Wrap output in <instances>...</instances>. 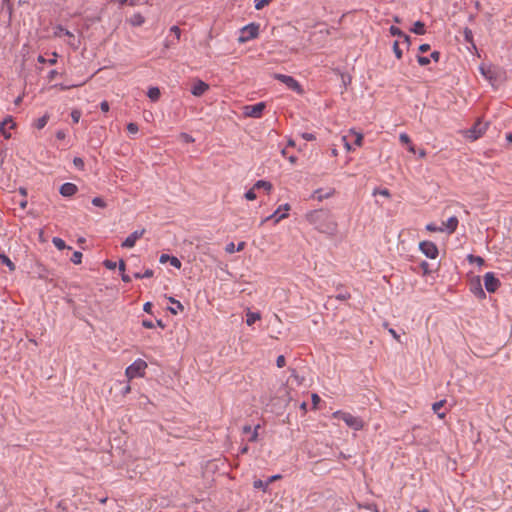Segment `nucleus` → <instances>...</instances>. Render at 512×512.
Segmentation results:
<instances>
[{
    "mask_svg": "<svg viewBox=\"0 0 512 512\" xmlns=\"http://www.w3.org/2000/svg\"><path fill=\"white\" fill-rule=\"evenodd\" d=\"M73 164L74 166L79 169V170H84V167H85V163H84V160L80 157H75L73 159Z\"/></svg>",
    "mask_w": 512,
    "mask_h": 512,
    "instance_id": "35",
    "label": "nucleus"
},
{
    "mask_svg": "<svg viewBox=\"0 0 512 512\" xmlns=\"http://www.w3.org/2000/svg\"><path fill=\"white\" fill-rule=\"evenodd\" d=\"M488 124L477 121L469 130L467 137L472 140L480 138L487 130Z\"/></svg>",
    "mask_w": 512,
    "mask_h": 512,
    "instance_id": "8",
    "label": "nucleus"
},
{
    "mask_svg": "<svg viewBox=\"0 0 512 512\" xmlns=\"http://www.w3.org/2000/svg\"><path fill=\"white\" fill-rule=\"evenodd\" d=\"M350 297H351V295H350V293H349V292H347V291H345V292H340V293H338V294L335 296V298H336L337 300H340V301L347 300V299H349Z\"/></svg>",
    "mask_w": 512,
    "mask_h": 512,
    "instance_id": "43",
    "label": "nucleus"
},
{
    "mask_svg": "<svg viewBox=\"0 0 512 512\" xmlns=\"http://www.w3.org/2000/svg\"><path fill=\"white\" fill-rule=\"evenodd\" d=\"M145 232L146 230L144 228L141 230L134 231L122 242L121 246L123 248H133L137 240H139L144 235Z\"/></svg>",
    "mask_w": 512,
    "mask_h": 512,
    "instance_id": "9",
    "label": "nucleus"
},
{
    "mask_svg": "<svg viewBox=\"0 0 512 512\" xmlns=\"http://www.w3.org/2000/svg\"><path fill=\"white\" fill-rule=\"evenodd\" d=\"M420 267L422 268L423 273H424L425 275L430 273V270H429V264H428L426 261H423V262L420 264Z\"/></svg>",
    "mask_w": 512,
    "mask_h": 512,
    "instance_id": "57",
    "label": "nucleus"
},
{
    "mask_svg": "<svg viewBox=\"0 0 512 512\" xmlns=\"http://www.w3.org/2000/svg\"><path fill=\"white\" fill-rule=\"evenodd\" d=\"M170 32L173 33L176 37V40L178 41L181 36V30L178 26L174 25L170 28Z\"/></svg>",
    "mask_w": 512,
    "mask_h": 512,
    "instance_id": "46",
    "label": "nucleus"
},
{
    "mask_svg": "<svg viewBox=\"0 0 512 512\" xmlns=\"http://www.w3.org/2000/svg\"><path fill=\"white\" fill-rule=\"evenodd\" d=\"M160 263H170L173 267L177 268V269H180L181 268V261L175 257V256H170L168 254H162L160 256V259H159Z\"/></svg>",
    "mask_w": 512,
    "mask_h": 512,
    "instance_id": "15",
    "label": "nucleus"
},
{
    "mask_svg": "<svg viewBox=\"0 0 512 512\" xmlns=\"http://www.w3.org/2000/svg\"><path fill=\"white\" fill-rule=\"evenodd\" d=\"M430 61L433 60L435 62H438L439 59H440V52L439 51H433L431 54H430Z\"/></svg>",
    "mask_w": 512,
    "mask_h": 512,
    "instance_id": "55",
    "label": "nucleus"
},
{
    "mask_svg": "<svg viewBox=\"0 0 512 512\" xmlns=\"http://www.w3.org/2000/svg\"><path fill=\"white\" fill-rule=\"evenodd\" d=\"M82 253L80 251H75L70 258L71 262L74 264H80L82 262Z\"/></svg>",
    "mask_w": 512,
    "mask_h": 512,
    "instance_id": "34",
    "label": "nucleus"
},
{
    "mask_svg": "<svg viewBox=\"0 0 512 512\" xmlns=\"http://www.w3.org/2000/svg\"><path fill=\"white\" fill-rule=\"evenodd\" d=\"M260 428L259 425H257L253 431H251V436L249 437L248 441L249 442H255L257 441V438H258V429Z\"/></svg>",
    "mask_w": 512,
    "mask_h": 512,
    "instance_id": "44",
    "label": "nucleus"
},
{
    "mask_svg": "<svg viewBox=\"0 0 512 512\" xmlns=\"http://www.w3.org/2000/svg\"><path fill=\"white\" fill-rule=\"evenodd\" d=\"M168 300L172 304V306H174V307L168 308L170 313H172L173 315H176L179 311L182 312L184 310V306L182 305V303L180 301L176 300L173 297H169Z\"/></svg>",
    "mask_w": 512,
    "mask_h": 512,
    "instance_id": "17",
    "label": "nucleus"
},
{
    "mask_svg": "<svg viewBox=\"0 0 512 512\" xmlns=\"http://www.w3.org/2000/svg\"><path fill=\"white\" fill-rule=\"evenodd\" d=\"M426 229H427L428 231H431V232H437V231L443 232V231H444V228H443V227H438V226H436L434 223H429V224L426 226Z\"/></svg>",
    "mask_w": 512,
    "mask_h": 512,
    "instance_id": "42",
    "label": "nucleus"
},
{
    "mask_svg": "<svg viewBox=\"0 0 512 512\" xmlns=\"http://www.w3.org/2000/svg\"><path fill=\"white\" fill-rule=\"evenodd\" d=\"M306 220L320 233L333 236L337 232L338 224L327 209H316L305 215Z\"/></svg>",
    "mask_w": 512,
    "mask_h": 512,
    "instance_id": "1",
    "label": "nucleus"
},
{
    "mask_svg": "<svg viewBox=\"0 0 512 512\" xmlns=\"http://www.w3.org/2000/svg\"><path fill=\"white\" fill-rule=\"evenodd\" d=\"M144 23V17L141 14H135L131 19L133 26H141Z\"/></svg>",
    "mask_w": 512,
    "mask_h": 512,
    "instance_id": "31",
    "label": "nucleus"
},
{
    "mask_svg": "<svg viewBox=\"0 0 512 512\" xmlns=\"http://www.w3.org/2000/svg\"><path fill=\"white\" fill-rule=\"evenodd\" d=\"M100 109L102 112H105V113L108 112L110 109L109 103L106 100L102 101L100 103Z\"/></svg>",
    "mask_w": 512,
    "mask_h": 512,
    "instance_id": "53",
    "label": "nucleus"
},
{
    "mask_svg": "<svg viewBox=\"0 0 512 512\" xmlns=\"http://www.w3.org/2000/svg\"><path fill=\"white\" fill-rule=\"evenodd\" d=\"M281 478H282V476L280 474H276V475L270 476L266 481H267V484L269 485V484H271V483H273L276 480H279Z\"/></svg>",
    "mask_w": 512,
    "mask_h": 512,
    "instance_id": "56",
    "label": "nucleus"
},
{
    "mask_svg": "<svg viewBox=\"0 0 512 512\" xmlns=\"http://www.w3.org/2000/svg\"><path fill=\"white\" fill-rule=\"evenodd\" d=\"M147 96L153 102L158 101L161 96L160 89L158 87H150L148 89Z\"/></svg>",
    "mask_w": 512,
    "mask_h": 512,
    "instance_id": "21",
    "label": "nucleus"
},
{
    "mask_svg": "<svg viewBox=\"0 0 512 512\" xmlns=\"http://www.w3.org/2000/svg\"><path fill=\"white\" fill-rule=\"evenodd\" d=\"M208 90H209V85L207 83H205L204 81L198 79L193 83L192 88H191V93L196 97H200Z\"/></svg>",
    "mask_w": 512,
    "mask_h": 512,
    "instance_id": "11",
    "label": "nucleus"
},
{
    "mask_svg": "<svg viewBox=\"0 0 512 512\" xmlns=\"http://www.w3.org/2000/svg\"><path fill=\"white\" fill-rule=\"evenodd\" d=\"M142 326L147 329H152V328H154V323L151 320H143Z\"/></svg>",
    "mask_w": 512,
    "mask_h": 512,
    "instance_id": "60",
    "label": "nucleus"
},
{
    "mask_svg": "<svg viewBox=\"0 0 512 512\" xmlns=\"http://www.w3.org/2000/svg\"><path fill=\"white\" fill-rule=\"evenodd\" d=\"M399 140H400V142H401L402 144L408 145V150H409L410 152L415 153V147H414V145L412 144L411 139H410V137H409V135H408V134H406V133H401V134H400V136H399Z\"/></svg>",
    "mask_w": 512,
    "mask_h": 512,
    "instance_id": "20",
    "label": "nucleus"
},
{
    "mask_svg": "<svg viewBox=\"0 0 512 512\" xmlns=\"http://www.w3.org/2000/svg\"><path fill=\"white\" fill-rule=\"evenodd\" d=\"M261 319V315L259 312H251L248 311L246 314V323L248 326L253 325L257 320Z\"/></svg>",
    "mask_w": 512,
    "mask_h": 512,
    "instance_id": "22",
    "label": "nucleus"
},
{
    "mask_svg": "<svg viewBox=\"0 0 512 512\" xmlns=\"http://www.w3.org/2000/svg\"><path fill=\"white\" fill-rule=\"evenodd\" d=\"M276 365L278 368H282L286 365V359L284 355H279L276 359Z\"/></svg>",
    "mask_w": 512,
    "mask_h": 512,
    "instance_id": "45",
    "label": "nucleus"
},
{
    "mask_svg": "<svg viewBox=\"0 0 512 512\" xmlns=\"http://www.w3.org/2000/svg\"><path fill=\"white\" fill-rule=\"evenodd\" d=\"M49 118L48 114L43 115L34 122V126L39 130L43 129L47 125Z\"/></svg>",
    "mask_w": 512,
    "mask_h": 512,
    "instance_id": "25",
    "label": "nucleus"
},
{
    "mask_svg": "<svg viewBox=\"0 0 512 512\" xmlns=\"http://www.w3.org/2000/svg\"><path fill=\"white\" fill-rule=\"evenodd\" d=\"M282 208L285 211H288L290 209V206H289V204H284L282 206H279V208L272 215H270V216L266 217L264 220H262L261 225L270 219H274V222L278 223L280 220L287 217V214H285V213L279 214V212L281 211Z\"/></svg>",
    "mask_w": 512,
    "mask_h": 512,
    "instance_id": "14",
    "label": "nucleus"
},
{
    "mask_svg": "<svg viewBox=\"0 0 512 512\" xmlns=\"http://www.w3.org/2000/svg\"><path fill=\"white\" fill-rule=\"evenodd\" d=\"M52 243L59 250H64L66 248L71 249V247L67 246L65 241L63 239L59 238V237H54L52 239Z\"/></svg>",
    "mask_w": 512,
    "mask_h": 512,
    "instance_id": "27",
    "label": "nucleus"
},
{
    "mask_svg": "<svg viewBox=\"0 0 512 512\" xmlns=\"http://www.w3.org/2000/svg\"><path fill=\"white\" fill-rule=\"evenodd\" d=\"M255 189L264 188L266 191H270L272 189V184L265 180H258L254 186Z\"/></svg>",
    "mask_w": 512,
    "mask_h": 512,
    "instance_id": "28",
    "label": "nucleus"
},
{
    "mask_svg": "<svg viewBox=\"0 0 512 512\" xmlns=\"http://www.w3.org/2000/svg\"><path fill=\"white\" fill-rule=\"evenodd\" d=\"M458 223V218L456 216H452L448 218L446 222L443 223V225L445 226L444 230H446L449 234H452L456 231Z\"/></svg>",
    "mask_w": 512,
    "mask_h": 512,
    "instance_id": "16",
    "label": "nucleus"
},
{
    "mask_svg": "<svg viewBox=\"0 0 512 512\" xmlns=\"http://www.w3.org/2000/svg\"><path fill=\"white\" fill-rule=\"evenodd\" d=\"M480 71L486 78L490 80L492 79V72L490 68L486 69L485 67L481 66Z\"/></svg>",
    "mask_w": 512,
    "mask_h": 512,
    "instance_id": "50",
    "label": "nucleus"
},
{
    "mask_svg": "<svg viewBox=\"0 0 512 512\" xmlns=\"http://www.w3.org/2000/svg\"><path fill=\"white\" fill-rule=\"evenodd\" d=\"M0 262L7 266L11 272L15 271L16 266L11 259L3 252L0 251Z\"/></svg>",
    "mask_w": 512,
    "mask_h": 512,
    "instance_id": "18",
    "label": "nucleus"
},
{
    "mask_svg": "<svg viewBox=\"0 0 512 512\" xmlns=\"http://www.w3.org/2000/svg\"><path fill=\"white\" fill-rule=\"evenodd\" d=\"M274 78L284 83L290 90L295 91L299 94L303 93V89L300 83L292 76L276 73L274 74Z\"/></svg>",
    "mask_w": 512,
    "mask_h": 512,
    "instance_id": "5",
    "label": "nucleus"
},
{
    "mask_svg": "<svg viewBox=\"0 0 512 512\" xmlns=\"http://www.w3.org/2000/svg\"><path fill=\"white\" fill-rule=\"evenodd\" d=\"M467 261L470 263V264H473V263H477L478 265H483L484 264V259L480 256H475L473 254H469L467 256Z\"/></svg>",
    "mask_w": 512,
    "mask_h": 512,
    "instance_id": "30",
    "label": "nucleus"
},
{
    "mask_svg": "<svg viewBox=\"0 0 512 512\" xmlns=\"http://www.w3.org/2000/svg\"><path fill=\"white\" fill-rule=\"evenodd\" d=\"M8 123H11L10 128L14 127V123L11 116L7 117L4 121L0 122V132L6 139L10 138V134L6 132L5 128Z\"/></svg>",
    "mask_w": 512,
    "mask_h": 512,
    "instance_id": "19",
    "label": "nucleus"
},
{
    "mask_svg": "<svg viewBox=\"0 0 512 512\" xmlns=\"http://www.w3.org/2000/svg\"><path fill=\"white\" fill-rule=\"evenodd\" d=\"M500 285V280L495 276L493 272H487L484 275V286L487 292L495 293L500 287Z\"/></svg>",
    "mask_w": 512,
    "mask_h": 512,
    "instance_id": "6",
    "label": "nucleus"
},
{
    "mask_svg": "<svg viewBox=\"0 0 512 512\" xmlns=\"http://www.w3.org/2000/svg\"><path fill=\"white\" fill-rule=\"evenodd\" d=\"M56 138H57L58 140H64V139L66 138V133H65V131H64V130H58V131L56 132Z\"/></svg>",
    "mask_w": 512,
    "mask_h": 512,
    "instance_id": "63",
    "label": "nucleus"
},
{
    "mask_svg": "<svg viewBox=\"0 0 512 512\" xmlns=\"http://www.w3.org/2000/svg\"><path fill=\"white\" fill-rule=\"evenodd\" d=\"M103 265L109 270H113L117 266L116 262L108 259L103 262Z\"/></svg>",
    "mask_w": 512,
    "mask_h": 512,
    "instance_id": "48",
    "label": "nucleus"
},
{
    "mask_svg": "<svg viewBox=\"0 0 512 512\" xmlns=\"http://www.w3.org/2000/svg\"><path fill=\"white\" fill-rule=\"evenodd\" d=\"M334 416L344 421L348 427L356 431L361 430L364 426V422L360 417L354 416L350 413L337 411L334 413Z\"/></svg>",
    "mask_w": 512,
    "mask_h": 512,
    "instance_id": "3",
    "label": "nucleus"
},
{
    "mask_svg": "<svg viewBox=\"0 0 512 512\" xmlns=\"http://www.w3.org/2000/svg\"><path fill=\"white\" fill-rule=\"evenodd\" d=\"M320 401H321V398L319 397L318 394H315V393L312 394V403H313L314 408H317Z\"/></svg>",
    "mask_w": 512,
    "mask_h": 512,
    "instance_id": "54",
    "label": "nucleus"
},
{
    "mask_svg": "<svg viewBox=\"0 0 512 512\" xmlns=\"http://www.w3.org/2000/svg\"><path fill=\"white\" fill-rule=\"evenodd\" d=\"M421 252L430 259L437 258L439 251L435 243L431 241H422L419 244Z\"/></svg>",
    "mask_w": 512,
    "mask_h": 512,
    "instance_id": "7",
    "label": "nucleus"
},
{
    "mask_svg": "<svg viewBox=\"0 0 512 512\" xmlns=\"http://www.w3.org/2000/svg\"><path fill=\"white\" fill-rule=\"evenodd\" d=\"M410 30L417 35H424L426 33L425 24L422 21H416Z\"/></svg>",
    "mask_w": 512,
    "mask_h": 512,
    "instance_id": "23",
    "label": "nucleus"
},
{
    "mask_svg": "<svg viewBox=\"0 0 512 512\" xmlns=\"http://www.w3.org/2000/svg\"><path fill=\"white\" fill-rule=\"evenodd\" d=\"M389 32L392 36H397L399 38H402L403 36H405V33L400 28L393 26V25L390 26Z\"/></svg>",
    "mask_w": 512,
    "mask_h": 512,
    "instance_id": "32",
    "label": "nucleus"
},
{
    "mask_svg": "<svg viewBox=\"0 0 512 512\" xmlns=\"http://www.w3.org/2000/svg\"><path fill=\"white\" fill-rule=\"evenodd\" d=\"M302 137H303V139H305L307 141H313L316 139L315 135L312 133H303Z\"/></svg>",
    "mask_w": 512,
    "mask_h": 512,
    "instance_id": "62",
    "label": "nucleus"
},
{
    "mask_svg": "<svg viewBox=\"0 0 512 512\" xmlns=\"http://www.w3.org/2000/svg\"><path fill=\"white\" fill-rule=\"evenodd\" d=\"M380 194L382 196L390 197V192L388 189H375L373 195Z\"/></svg>",
    "mask_w": 512,
    "mask_h": 512,
    "instance_id": "49",
    "label": "nucleus"
},
{
    "mask_svg": "<svg viewBox=\"0 0 512 512\" xmlns=\"http://www.w3.org/2000/svg\"><path fill=\"white\" fill-rule=\"evenodd\" d=\"M265 107L266 105L264 102H259L254 105L246 106V115L253 118H259L262 116Z\"/></svg>",
    "mask_w": 512,
    "mask_h": 512,
    "instance_id": "10",
    "label": "nucleus"
},
{
    "mask_svg": "<svg viewBox=\"0 0 512 512\" xmlns=\"http://www.w3.org/2000/svg\"><path fill=\"white\" fill-rule=\"evenodd\" d=\"M146 368L147 363L142 359H137L126 368L125 375L129 381L134 378L143 377Z\"/></svg>",
    "mask_w": 512,
    "mask_h": 512,
    "instance_id": "2",
    "label": "nucleus"
},
{
    "mask_svg": "<svg viewBox=\"0 0 512 512\" xmlns=\"http://www.w3.org/2000/svg\"><path fill=\"white\" fill-rule=\"evenodd\" d=\"M253 487L255 489H261L262 491L266 492L267 488H268V484H267V481L257 479L253 482Z\"/></svg>",
    "mask_w": 512,
    "mask_h": 512,
    "instance_id": "29",
    "label": "nucleus"
},
{
    "mask_svg": "<svg viewBox=\"0 0 512 512\" xmlns=\"http://www.w3.org/2000/svg\"><path fill=\"white\" fill-rule=\"evenodd\" d=\"M402 39H403V44H405L406 48L409 49V47L411 45L410 36L405 33V36H403Z\"/></svg>",
    "mask_w": 512,
    "mask_h": 512,
    "instance_id": "59",
    "label": "nucleus"
},
{
    "mask_svg": "<svg viewBox=\"0 0 512 512\" xmlns=\"http://www.w3.org/2000/svg\"><path fill=\"white\" fill-rule=\"evenodd\" d=\"M81 117V111L78 109H73L71 112V118L73 123H78Z\"/></svg>",
    "mask_w": 512,
    "mask_h": 512,
    "instance_id": "39",
    "label": "nucleus"
},
{
    "mask_svg": "<svg viewBox=\"0 0 512 512\" xmlns=\"http://www.w3.org/2000/svg\"><path fill=\"white\" fill-rule=\"evenodd\" d=\"M152 307H153V305H152V303H151V302H146V303L144 304V306H143V310H144L145 312H147V313H151V311H152Z\"/></svg>",
    "mask_w": 512,
    "mask_h": 512,
    "instance_id": "64",
    "label": "nucleus"
},
{
    "mask_svg": "<svg viewBox=\"0 0 512 512\" xmlns=\"http://www.w3.org/2000/svg\"><path fill=\"white\" fill-rule=\"evenodd\" d=\"M258 35H259V24L250 23V24L244 26L240 30V35L238 37V41L240 43H246L252 39L257 38Z\"/></svg>",
    "mask_w": 512,
    "mask_h": 512,
    "instance_id": "4",
    "label": "nucleus"
},
{
    "mask_svg": "<svg viewBox=\"0 0 512 512\" xmlns=\"http://www.w3.org/2000/svg\"><path fill=\"white\" fill-rule=\"evenodd\" d=\"M154 275V271L150 268L145 269L144 273H142L143 278H151Z\"/></svg>",
    "mask_w": 512,
    "mask_h": 512,
    "instance_id": "58",
    "label": "nucleus"
},
{
    "mask_svg": "<svg viewBox=\"0 0 512 512\" xmlns=\"http://www.w3.org/2000/svg\"><path fill=\"white\" fill-rule=\"evenodd\" d=\"M256 193H255V188L253 187L252 189L248 190L246 193H245V198L249 201H252V200H255L256 199Z\"/></svg>",
    "mask_w": 512,
    "mask_h": 512,
    "instance_id": "41",
    "label": "nucleus"
},
{
    "mask_svg": "<svg viewBox=\"0 0 512 512\" xmlns=\"http://www.w3.org/2000/svg\"><path fill=\"white\" fill-rule=\"evenodd\" d=\"M355 136L354 144L357 146H361L363 142V135L361 133L353 132Z\"/></svg>",
    "mask_w": 512,
    "mask_h": 512,
    "instance_id": "47",
    "label": "nucleus"
},
{
    "mask_svg": "<svg viewBox=\"0 0 512 512\" xmlns=\"http://www.w3.org/2000/svg\"><path fill=\"white\" fill-rule=\"evenodd\" d=\"M272 0H255V9L261 10L267 6Z\"/></svg>",
    "mask_w": 512,
    "mask_h": 512,
    "instance_id": "36",
    "label": "nucleus"
},
{
    "mask_svg": "<svg viewBox=\"0 0 512 512\" xmlns=\"http://www.w3.org/2000/svg\"><path fill=\"white\" fill-rule=\"evenodd\" d=\"M444 403H445V401L441 400V401L435 402L432 405V409H433L434 413H436L438 415V417L441 419L445 417V413L441 412V409L444 406Z\"/></svg>",
    "mask_w": 512,
    "mask_h": 512,
    "instance_id": "24",
    "label": "nucleus"
},
{
    "mask_svg": "<svg viewBox=\"0 0 512 512\" xmlns=\"http://www.w3.org/2000/svg\"><path fill=\"white\" fill-rule=\"evenodd\" d=\"M127 131L130 134H136L139 131V127L136 123L131 122L127 125Z\"/></svg>",
    "mask_w": 512,
    "mask_h": 512,
    "instance_id": "40",
    "label": "nucleus"
},
{
    "mask_svg": "<svg viewBox=\"0 0 512 512\" xmlns=\"http://www.w3.org/2000/svg\"><path fill=\"white\" fill-rule=\"evenodd\" d=\"M78 191V187L74 183L66 182L60 187V194L64 197H71Z\"/></svg>",
    "mask_w": 512,
    "mask_h": 512,
    "instance_id": "13",
    "label": "nucleus"
},
{
    "mask_svg": "<svg viewBox=\"0 0 512 512\" xmlns=\"http://www.w3.org/2000/svg\"><path fill=\"white\" fill-rule=\"evenodd\" d=\"M463 37L465 42L471 44L475 48L474 39H473V32L469 28H464L463 30Z\"/></svg>",
    "mask_w": 512,
    "mask_h": 512,
    "instance_id": "26",
    "label": "nucleus"
},
{
    "mask_svg": "<svg viewBox=\"0 0 512 512\" xmlns=\"http://www.w3.org/2000/svg\"><path fill=\"white\" fill-rule=\"evenodd\" d=\"M419 52L421 53H426L430 50V45L429 44H421L418 48Z\"/></svg>",
    "mask_w": 512,
    "mask_h": 512,
    "instance_id": "61",
    "label": "nucleus"
},
{
    "mask_svg": "<svg viewBox=\"0 0 512 512\" xmlns=\"http://www.w3.org/2000/svg\"><path fill=\"white\" fill-rule=\"evenodd\" d=\"M225 251L229 254H232L236 251L235 244L233 242H230L226 245Z\"/></svg>",
    "mask_w": 512,
    "mask_h": 512,
    "instance_id": "51",
    "label": "nucleus"
},
{
    "mask_svg": "<svg viewBox=\"0 0 512 512\" xmlns=\"http://www.w3.org/2000/svg\"><path fill=\"white\" fill-rule=\"evenodd\" d=\"M120 5L129 4L130 6H135L138 3V0H118Z\"/></svg>",
    "mask_w": 512,
    "mask_h": 512,
    "instance_id": "52",
    "label": "nucleus"
},
{
    "mask_svg": "<svg viewBox=\"0 0 512 512\" xmlns=\"http://www.w3.org/2000/svg\"><path fill=\"white\" fill-rule=\"evenodd\" d=\"M470 290L479 299H484L486 297L479 277H476V279L471 282Z\"/></svg>",
    "mask_w": 512,
    "mask_h": 512,
    "instance_id": "12",
    "label": "nucleus"
},
{
    "mask_svg": "<svg viewBox=\"0 0 512 512\" xmlns=\"http://www.w3.org/2000/svg\"><path fill=\"white\" fill-rule=\"evenodd\" d=\"M92 204L96 207L105 208L106 203L101 197H94L92 199Z\"/></svg>",
    "mask_w": 512,
    "mask_h": 512,
    "instance_id": "37",
    "label": "nucleus"
},
{
    "mask_svg": "<svg viewBox=\"0 0 512 512\" xmlns=\"http://www.w3.org/2000/svg\"><path fill=\"white\" fill-rule=\"evenodd\" d=\"M393 52L395 54V56L398 58V59H401L402 58V49L400 48V43L399 41H395L393 43Z\"/></svg>",
    "mask_w": 512,
    "mask_h": 512,
    "instance_id": "33",
    "label": "nucleus"
},
{
    "mask_svg": "<svg viewBox=\"0 0 512 512\" xmlns=\"http://www.w3.org/2000/svg\"><path fill=\"white\" fill-rule=\"evenodd\" d=\"M417 62L420 66H427L431 61L429 57L418 55Z\"/></svg>",
    "mask_w": 512,
    "mask_h": 512,
    "instance_id": "38",
    "label": "nucleus"
}]
</instances>
